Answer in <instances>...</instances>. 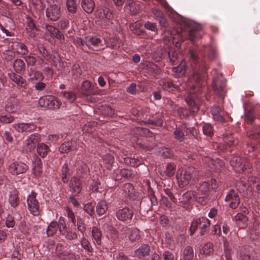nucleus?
Returning a JSON list of instances; mask_svg holds the SVG:
<instances>
[{
	"label": "nucleus",
	"instance_id": "1",
	"mask_svg": "<svg viewBox=\"0 0 260 260\" xmlns=\"http://www.w3.org/2000/svg\"><path fill=\"white\" fill-rule=\"evenodd\" d=\"M189 55L190 65L193 71V80L196 82V86L199 87L203 75L205 73L207 69L203 62L199 61L196 53L192 50L189 51Z\"/></svg>",
	"mask_w": 260,
	"mask_h": 260
},
{
	"label": "nucleus",
	"instance_id": "2",
	"mask_svg": "<svg viewBox=\"0 0 260 260\" xmlns=\"http://www.w3.org/2000/svg\"><path fill=\"white\" fill-rule=\"evenodd\" d=\"M218 187L217 181L211 179L209 181L203 182L198 189L196 201L202 205H205L207 202V195L210 190H215Z\"/></svg>",
	"mask_w": 260,
	"mask_h": 260
},
{
	"label": "nucleus",
	"instance_id": "3",
	"mask_svg": "<svg viewBox=\"0 0 260 260\" xmlns=\"http://www.w3.org/2000/svg\"><path fill=\"white\" fill-rule=\"evenodd\" d=\"M49 6L46 10L47 18L56 21L61 17L62 10L59 3L56 0H47Z\"/></svg>",
	"mask_w": 260,
	"mask_h": 260
},
{
	"label": "nucleus",
	"instance_id": "4",
	"mask_svg": "<svg viewBox=\"0 0 260 260\" xmlns=\"http://www.w3.org/2000/svg\"><path fill=\"white\" fill-rule=\"evenodd\" d=\"M230 164L236 171L247 173L251 172V165L247 158H242L239 156H235L232 158Z\"/></svg>",
	"mask_w": 260,
	"mask_h": 260
},
{
	"label": "nucleus",
	"instance_id": "5",
	"mask_svg": "<svg viewBox=\"0 0 260 260\" xmlns=\"http://www.w3.org/2000/svg\"><path fill=\"white\" fill-rule=\"evenodd\" d=\"M210 225V220L205 217H202L193 220L190 227V235H193L197 229L199 228L201 230L200 234L204 235L207 232L208 228Z\"/></svg>",
	"mask_w": 260,
	"mask_h": 260
},
{
	"label": "nucleus",
	"instance_id": "6",
	"mask_svg": "<svg viewBox=\"0 0 260 260\" xmlns=\"http://www.w3.org/2000/svg\"><path fill=\"white\" fill-rule=\"evenodd\" d=\"M98 15L101 19L100 24L103 28H108L113 23L114 14L110 9L104 8L100 10Z\"/></svg>",
	"mask_w": 260,
	"mask_h": 260
},
{
	"label": "nucleus",
	"instance_id": "7",
	"mask_svg": "<svg viewBox=\"0 0 260 260\" xmlns=\"http://www.w3.org/2000/svg\"><path fill=\"white\" fill-rule=\"evenodd\" d=\"M28 169V167L26 164L18 160L10 162L8 166L9 172L14 176L24 174Z\"/></svg>",
	"mask_w": 260,
	"mask_h": 260
},
{
	"label": "nucleus",
	"instance_id": "8",
	"mask_svg": "<svg viewBox=\"0 0 260 260\" xmlns=\"http://www.w3.org/2000/svg\"><path fill=\"white\" fill-rule=\"evenodd\" d=\"M39 103L41 107L53 109H59L61 105L59 100L52 95L45 96L40 98Z\"/></svg>",
	"mask_w": 260,
	"mask_h": 260
},
{
	"label": "nucleus",
	"instance_id": "9",
	"mask_svg": "<svg viewBox=\"0 0 260 260\" xmlns=\"http://www.w3.org/2000/svg\"><path fill=\"white\" fill-rule=\"evenodd\" d=\"M36 193L31 191V193L27 196V204L29 212L34 216H38L41 213L39 203L36 199Z\"/></svg>",
	"mask_w": 260,
	"mask_h": 260
},
{
	"label": "nucleus",
	"instance_id": "10",
	"mask_svg": "<svg viewBox=\"0 0 260 260\" xmlns=\"http://www.w3.org/2000/svg\"><path fill=\"white\" fill-rule=\"evenodd\" d=\"M192 175L191 174V169H188L184 171L182 174V170L178 169L177 172L176 178L178 180L179 185L180 187H183L188 185L191 180Z\"/></svg>",
	"mask_w": 260,
	"mask_h": 260
},
{
	"label": "nucleus",
	"instance_id": "11",
	"mask_svg": "<svg viewBox=\"0 0 260 260\" xmlns=\"http://www.w3.org/2000/svg\"><path fill=\"white\" fill-rule=\"evenodd\" d=\"M225 86L226 81L224 79L214 78L212 86L215 94L218 96L223 98L226 93Z\"/></svg>",
	"mask_w": 260,
	"mask_h": 260
},
{
	"label": "nucleus",
	"instance_id": "12",
	"mask_svg": "<svg viewBox=\"0 0 260 260\" xmlns=\"http://www.w3.org/2000/svg\"><path fill=\"white\" fill-rule=\"evenodd\" d=\"M225 201L229 203L230 207L232 209H236L240 204V198L238 191L234 189H231L226 193Z\"/></svg>",
	"mask_w": 260,
	"mask_h": 260
},
{
	"label": "nucleus",
	"instance_id": "13",
	"mask_svg": "<svg viewBox=\"0 0 260 260\" xmlns=\"http://www.w3.org/2000/svg\"><path fill=\"white\" fill-rule=\"evenodd\" d=\"M133 210L127 207L118 210L116 213V215L118 219L121 221H126L132 219L133 216Z\"/></svg>",
	"mask_w": 260,
	"mask_h": 260
},
{
	"label": "nucleus",
	"instance_id": "14",
	"mask_svg": "<svg viewBox=\"0 0 260 260\" xmlns=\"http://www.w3.org/2000/svg\"><path fill=\"white\" fill-rule=\"evenodd\" d=\"M27 74L29 76L28 81L34 83L35 81H42L45 77L43 74L34 69L32 67H30L29 69L27 70Z\"/></svg>",
	"mask_w": 260,
	"mask_h": 260
},
{
	"label": "nucleus",
	"instance_id": "15",
	"mask_svg": "<svg viewBox=\"0 0 260 260\" xmlns=\"http://www.w3.org/2000/svg\"><path fill=\"white\" fill-rule=\"evenodd\" d=\"M70 190L75 194L77 195L82 190V182L80 179L76 176L71 178L70 182Z\"/></svg>",
	"mask_w": 260,
	"mask_h": 260
},
{
	"label": "nucleus",
	"instance_id": "16",
	"mask_svg": "<svg viewBox=\"0 0 260 260\" xmlns=\"http://www.w3.org/2000/svg\"><path fill=\"white\" fill-rule=\"evenodd\" d=\"M203 161L208 167L215 170H220L224 165V162L220 159L214 160L208 157H205Z\"/></svg>",
	"mask_w": 260,
	"mask_h": 260
},
{
	"label": "nucleus",
	"instance_id": "17",
	"mask_svg": "<svg viewBox=\"0 0 260 260\" xmlns=\"http://www.w3.org/2000/svg\"><path fill=\"white\" fill-rule=\"evenodd\" d=\"M10 79L13 81L19 87L25 88L27 86V82L25 79H23L20 75L11 72L8 74Z\"/></svg>",
	"mask_w": 260,
	"mask_h": 260
},
{
	"label": "nucleus",
	"instance_id": "18",
	"mask_svg": "<svg viewBox=\"0 0 260 260\" xmlns=\"http://www.w3.org/2000/svg\"><path fill=\"white\" fill-rule=\"evenodd\" d=\"M159 85L164 90H166L170 92H174L178 89V86L175 85L172 82L168 79H161L158 81Z\"/></svg>",
	"mask_w": 260,
	"mask_h": 260
},
{
	"label": "nucleus",
	"instance_id": "19",
	"mask_svg": "<svg viewBox=\"0 0 260 260\" xmlns=\"http://www.w3.org/2000/svg\"><path fill=\"white\" fill-rule=\"evenodd\" d=\"M190 94L187 97L185 101L188 105L190 107V112L192 114L197 113L199 109V104L195 101L194 96L192 94L194 92L193 90L190 91Z\"/></svg>",
	"mask_w": 260,
	"mask_h": 260
},
{
	"label": "nucleus",
	"instance_id": "20",
	"mask_svg": "<svg viewBox=\"0 0 260 260\" xmlns=\"http://www.w3.org/2000/svg\"><path fill=\"white\" fill-rule=\"evenodd\" d=\"M32 173L36 177L40 176L42 173V163L41 159L34 156L32 161Z\"/></svg>",
	"mask_w": 260,
	"mask_h": 260
},
{
	"label": "nucleus",
	"instance_id": "21",
	"mask_svg": "<svg viewBox=\"0 0 260 260\" xmlns=\"http://www.w3.org/2000/svg\"><path fill=\"white\" fill-rule=\"evenodd\" d=\"M150 252V246L147 244H143L135 251V255L139 258H143L148 256Z\"/></svg>",
	"mask_w": 260,
	"mask_h": 260
},
{
	"label": "nucleus",
	"instance_id": "22",
	"mask_svg": "<svg viewBox=\"0 0 260 260\" xmlns=\"http://www.w3.org/2000/svg\"><path fill=\"white\" fill-rule=\"evenodd\" d=\"M46 31L49 34L52 38H55L59 40L64 39L62 34L56 27L52 25L47 24L45 26Z\"/></svg>",
	"mask_w": 260,
	"mask_h": 260
},
{
	"label": "nucleus",
	"instance_id": "23",
	"mask_svg": "<svg viewBox=\"0 0 260 260\" xmlns=\"http://www.w3.org/2000/svg\"><path fill=\"white\" fill-rule=\"evenodd\" d=\"M41 141V136L37 133H35L29 136L24 141V144L25 146L30 149L31 144L39 143Z\"/></svg>",
	"mask_w": 260,
	"mask_h": 260
},
{
	"label": "nucleus",
	"instance_id": "24",
	"mask_svg": "<svg viewBox=\"0 0 260 260\" xmlns=\"http://www.w3.org/2000/svg\"><path fill=\"white\" fill-rule=\"evenodd\" d=\"M66 161L62 166L61 172V177L63 183H67L68 181L69 177L71 175L72 172L70 170L69 166L71 164Z\"/></svg>",
	"mask_w": 260,
	"mask_h": 260
},
{
	"label": "nucleus",
	"instance_id": "25",
	"mask_svg": "<svg viewBox=\"0 0 260 260\" xmlns=\"http://www.w3.org/2000/svg\"><path fill=\"white\" fill-rule=\"evenodd\" d=\"M12 48L17 53L24 55L27 54L28 50L26 46L19 42H14L12 44Z\"/></svg>",
	"mask_w": 260,
	"mask_h": 260
},
{
	"label": "nucleus",
	"instance_id": "26",
	"mask_svg": "<svg viewBox=\"0 0 260 260\" xmlns=\"http://www.w3.org/2000/svg\"><path fill=\"white\" fill-rule=\"evenodd\" d=\"M50 151V147L44 143H39L37 145V153L42 158H45Z\"/></svg>",
	"mask_w": 260,
	"mask_h": 260
},
{
	"label": "nucleus",
	"instance_id": "27",
	"mask_svg": "<svg viewBox=\"0 0 260 260\" xmlns=\"http://www.w3.org/2000/svg\"><path fill=\"white\" fill-rule=\"evenodd\" d=\"M210 112L214 120L220 122H224L225 121L224 118L220 114V109L219 107L213 106L211 108Z\"/></svg>",
	"mask_w": 260,
	"mask_h": 260
},
{
	"label": "nucleus",
	"instance_id": "28",
	"mask_svg": "<svg viewBox=\"0 0 260 260\" xmlns=\"http://www.w3.org/2000/svg\"><path fill=\"white\" fill-rule=\"evenodd\" d=\"M75 142L73 141L66 142L62 144L59 148L61 153H68L70 151L75 149Z\"/></svg>",
	"mask_w": 260,
	"mask_h": 260
},
{
	"label": "nucleus",
	"instance_id": "29",
	"mask_svg": "<svg viewBox=\"0 0 260 260\" xmlns=\"http://www.w3.org/2000/svg\"><path fill=\"white\" fill-rule=\"evenodd\" d=\"M186 63L185 62L182 60L180 64L172 69V71L174 73V75L176 77H179L183 75L186 71Z\"/></svg>",
	"mask_w": 260,
	"mask_h": 260
},
{
	"label": "nucleus",
	"instance_id": "30",
	"mask_svg": "<svg viewBox=\"0 0 260 260\" xmlns=\"http://www.w3.org/2000/svg\"><path fill=\"white\" fill-rule=\"evenodd\" d=\"M103 228L105 232L110 235L112 239L116 240L119 238L118 232L113 226L109 224L105 223L103 225Z\"/></svg>",
	"mask_w": 260,
	"mask_h": 260
},
{
	"label": "nucleus",
	"instance_id": "31",
	"mask_svg": "<svg viewBox=\"0 0 260 260\" xmlns=\"http://www.w3.org/2000/svg\"><path fill=\"white\" fill-rule=\"evenodd\" d=\"M25 63L21 59H16L13 63V68L15 71L18 73H22L25 70Z\"/></svg>",
	"mask_w": 260,
	"mask_h": 260
},
{
	"label": "nucleus",
	"instance_id": "32",
	"mask_svg": "<svg viewBox=\"0 0 260 260\" xmlns=\"http://www.w3.org/2000/svg\"><path fill=\"white\" fill-rule=\"evenodd\" d=\"M81 6L84 11L91 13L94 10L95 4L93 0H82Z\"/></svg>",
	"mask_w": 260,
	"mask_h": 260
},
{
	"label": "nucleus",
	"instance_id": "33",
	"mask_svg": "<svg viewBox=\"0 0 260 260\" xmlns=\"http://www.w3.org/2000/svg\"><path fill=\"white\" fill-rule=\"evenodd\" d=\"M9 202L13 208H16L18 206L19 200L17 191L16 190H13L10 192Z\"/></svg>",
	"mask_w": 260,
	"mask_h": 260
},
{
	"label": "nucleus",
	"instance_id": "34",
	"mask_svg": "<svg viewBox=\"0 0 260 260\" xmlns=\"http://www.w3.org/2000/svg\"><path fill=\"white\" fill-rule=\"evenodd\" d=\"M182 260H192L194 256V251L192 247L186 246L182 252Z\"/></svg>",
	"mask_w": 260,
	"mask_h": 260
},
{
	"label": "nucleus",
	"instance_id": "35",
	"mask_svg": "<svg viewBox=\"0 0 260 260\" xmlns=\"http://www.w3.org/2000/svg\"><path fill=\"white\" fill-rule=\"evenodd\" d=\"M235 220L237 224L241 228H244L247 225L248 218L242 213H238L235 216Z\"/></svg>",
	"mask_w": 260,
	"mask_h": 260
},
{
	"label": "nucleus",
	"instance_id": "36",
	"mask_svg": "<svg viewBox=\"0 0 260 260\" xmlns=\"http://www.w3.org/2000/svg\"><path fill=\"white\" fill-rule=\"evenodd\" d=\"M86 45L90 48V45H92L95 47H101L103 46L102 44V41L101 39L96 37H91L87 38Z\"/></svg>",
	"mask_w": 260,
	"mask_h": 260
},
{
	"label": "nucleus",
	"instance_id": "37",
	"mask_svg": "<svg viewBox=\"0 0 260 260\" xmlns=\"http://www.w3.org/2000/svg\"><path fill=\"white\" fill-rule=\"evenodd\" d=\"M57 256L59 260H76L75 253L70 251H64L58 253Z\"/></svg>",
	"mask_w": 260,
	"mask_h": 260
},
{
	"label": "nucleus",
	"instance_id": "38",
	"mask_svg": "<svg viewBox=\"0 0 260 260\" xmlns=\"http://www.w3.org/2000/svg\"><path fill=\"white\" fill-rule=\"evenodd\" d=\"M91 233L94 242L98 245H101L102 233L100 229L96 226H93L92 229Z\"/></svg>",
	"mask_w": 260,
	"mask_h": 260
},
{
	"label": "nucleus",
	"instance_id": "39",
	"mask_svg": "<svg viewBox=\"0 0 260 260\" xmlns=\"http://www.w3.org/2000/svg\"><path fill=\"white\" fill-rule=\"evenodd\" d=\"M240 258L242 260H253L254 258V251L252 248L248 250L243 249L240 252Z\"/></svg>",
	"mask_w": 260,
	"mask_h": 260
},
{
	"label": "nucleus",
	"instance_id": "40",
	"mask_svg": "<svg viewBox=\"0 0 260 260\" xmlns=\"http://www.w3.org/2000/svg\"><path fill=\"white\" fill-rule=\"evenodd\" d=\"M108 208V206L107 202L105 201H101L98 202L96 205V211L99 215H103L105 213Z\"/></svg>",
	"mask_w": 260,
	"mask_h": 260
},
{
	"label": "nucleus",
	"instance_id": "41",
	"mask_svg": "<svg viewBox=\"0 0 260 260\" xmlns=\"http://www.w3.org/2000/svg\"><path fill=\"white\" fill-rule=\"evenodd\" d=\"M196 194L192 191H188L184 193L180 198L181 202L186 203L192 200H196Z\"/></svg>",
	"mask_w": 260,
	"mask_h": 260
},
{
	"label": "nucleus",
	"instance_id": "42",
	"mask_svg": "<svg viewBox=\"0 0 260 260\" xmlns=\"http://www.w3.org/2000/svg\"><path fill=\"white\" fill-rule=\"evenodd\" d=\"M58 230V225L57 224V222L56 221H52L48 226V228L46 231L47 234L49 237L53 236L56 233Z\"/></svg>",
	"mask_w": 260,
	"mask_h": 260
},
{
	"label": "nucleus",
	"instance_id": "43",
	"mask_svg": "<svg viewBox=\"0 0 260 260\" xmlns=\"http://www.w3.org/2000/svg\"><path fill=\"white\" fill-rule=\"evenodd\" d=\"M60 95L62 96L64 99H65L67 102L70 103L73 102L76 99V94L71 91H61L60 93Z\"/></svg>",
	"mask_w": 260,
	"mask_h": 260
},
{
	"label": "nucleus",
	"instance_id": "44",
	"mask_svg": "<svg viewBox=\"0 0 260 260\" xmlns=\"http://www.w3.org/2000/svg\"><path fill=\"white\" fill-rule=\"evenodd\" d=\"M66 6L68 12L75 14L77 12V5L75 0H67Z\"/></svg>",
	"mask_w": 260,
	"mask_h": 260
},
{
	"label": "nucleus",
	"instance_id": "45",
	"mask_svg": "<svg viewBox=\"0 0 260 260\" xmlns=\"http://www.w3.org/2000/svg\"><path fill=\"white\" fill-rule=\"evenodd\" d=\"M128 238L132 242L138 241L140 238L139 230L137 228H132L129 233Z\"/></svg>",
	"mask_w": 260,
	"mask_h": 260
},
{
	"label": "nucleus",
	"instance_id": "46",
	"mask_svg": "<svg viewBox=\"0 0 260 260\" xmlns=\"http://www.w3.org/2000/svg\"><path fill=\"white\" fill-rule=\"evenodd\" d=\"M124 162L125 164L133 167H137L141 164L140 159L135 157H125L124 158Z\"/></svg>",
	"mask_w": 260,
	"mask_h": 260
},
{
	"label": "nucleus",
	"instance_id": "47",
	"mask_svg": "<svg viewBox=\"0 0 260 260\" xmlns=\"http://www.w3.org/2000/svg\"><path fill=\"white\" fill-rule=\"evenodd\" d=\"M93 87L91 82L86 80L82 83L81 89L85 92L86 95H88L92 93Z\"/></svg>",
	"mask_w": 260,
	"mask_h": 260
},
{
	"label": "nucleus",
	"instance_id": "48",
	"mask_svg": "<svg viewBox=\"0 0 260 260\" xmlns=\"http://www.w3.org/2000/svg\"><path fill=\"white\" fill-rule=\"evenodd\" d=\"M95 125L96 123L94 122H88L83 126L82 131L85 133H92L95 130Z\"/></svg>",
	"mask_w": 260,
	"mask_h": 260
},
{
	"label": "nucleus",
	"instance_id": "49",
	"mask_svg": "<svg viewBox=\"0 0 260 260\" xmlns=\"http://www.w3.org/2000/svg\"><path fill=\"white\" fill-rule=\"evenodd\" d=\"M174 138L180 142L183 141L185 139V135L180 127H176L174 132Z\"/></svg>",
	"mask_w": 260,
	"mask_h": 260
},
{
	"label": "nucleus",
	"instance_id": "50",
	"mask_svg": "<svg viewBox=\"0 0 260 260\" xmlns=\"http://www.w3.org/2000/svg\"><path fill=\"white\" fill-rule=\"evenodd\" d=\"M247 134L250 138H255L260 136V126L253 127L252 129L247 132Z\"/></svg>",
	"mask_w": 260,
	"mask_h": 260
},
{
	"label": "nucleus",
	"instance_id": "51",
	"mask_svg": "<svg viewBox=\"0 0 260 260\" xmlns=\"http://www.w3.org/2000/svg\"><path fill=\"white\" fill-rule=\"evenodd\" d=\"M224 141L229 146H235L238 143V140L232 135L225 137Z\"/></svg>",
	"mask_w": 260,
	"mask_h": 260
},
{
	"label": "nucleus",
	"instance_id": "52",
	"mask_svg": "<svg viewBox=\"0 0 260 260\" xmlns=\"http://www.w3.org/2000/svg\"><path fill=\"white\" fill-rule=\"evenodd\" d=\"M80 242L82 246V247L84 248L85 250L88 252H91L92 251V249L90 245V242L88 241L87 239L85 238V237L84 236H83Z\"/></svg>",
	"mask_w": 260,
	"mask_h": 260
},
{
	"label": "nucleus",
	"instance_id": "53",
	"mask_svg": "<svg viewBox=\"0 0 260 260\" xmlns=\"http://www.w3.org/2000/svg\"><path fill=\"white\" fill-rule=\"evenodd\" d=\"M24 58L27 64V69H29L30 67L35 66L37 61L36 57L31 55L26 56Z\"/></svg>",
	"mask_w": 260,
	"mask_h": 260
},
{
	"label": "nucleus",
	"instance_id": "54",
	"mask_svg": "<svg viewBox=\"0 0 260 260\" xmlns=\"http://www.w3.org/2000/svg\"><path fill=\"white\" fill-rule=\"evenodd\" d=\"M94 203H88L84 205L83 209L84 211L88 213L89 215L92 216L94 213Z\"/></svg>",
	"mask_w": 260,
	"mask_h": 260
},
{
	"label": "nucleus",
	"instance_id": "55",
	"mask_svg": "<svg viewBox=\"0 0 260 260\" xmlns=\"http://www.w3.org/2000/svg\"><path fill=\"white\" fill-rule=\"evenodd\" d=\"M203 132L205 135L211 137L213 135V127L210 124H205L203 126Z\"/></svg>",
	"mask_w": 260,
	"mask_h": 260
},
{
	"label": "nucleus",
	"instance_id": "56",
	"mask_svg": "<svg viewBox=\"0 0 260 260\" xmlns=\"http://www.w3.org/2000/svg\"><path fill=\"white\" fill-rule=\"evenodd\" d=\"M15 101L13 100V102L11 101L10 103H8L6 107V111L9 113L16 112L17 109V105L15 104Z\"/></svg>",
	"mask_w": 260,
	"mask_h": 260
},
{
	"label": "nucleus",
	"instance_id": "57",
	"mask_svg": "<svg viewBox=\"0 0 260 260\" xmlns=\"http://www.w3.org/2000/svg\"><path fill=\"white\" fill-rule=\"evenodd\" d=\"M64 236L65 238L69 240L77 239L78 238V234L74 231H67L64 232V234H62Z\"/></svg>",
	"mask_w": 260,
	"mask_h": 260
},
{
	"label": "nucleus",
	"instance_id": "58",
	"mask_svg": "<svg viewBox=\"0 0 260 260\" xmlns=\"http://www.w3.org/2000/svg\"><path fill=\"white\" fill-rule=\"evenodd\" d=\"M65 210L69 221L73 223L75 225V216L74 212L67 207L65 208Z\"/></svg>",
	"mask_w": 260,
	"mask_h": 260
},
{
	"label": "nucleus",
	"instance_id": "59",
	"mask_svg": "<svg viewBox=\"0 0 260 260\" xmlns=\"http://www.w3.org/2000/svg\"><path fill=\"white\" fill-rule=\"evenodd\" d=\"M213 246L211 243L205 244L202 248V252L205 255H209L213 252Z\"/></svg>",
	"mask_w": 260,
	"mask_h": 260
},
{
	"label": "nucleus",
	"instance_id": "60",
	"mask_svg": "<svg viewBox=\"0 0 260 260\" xmlns=\"http://www.w3.org/2000/svg\"><path fill=\"white\" fill-rule=\"evenodd\" d=\"M123 190L125 196H130L133 192L134 186L131 183H126L123 186Z\"/></svg>",
	"mask_w": 260,
	"mask_h": 260
},
{
	"label": "nucleus",
	"instance_id": "61",
	"mask_svg": "<svg viewBox=\"0 0 260 260\" xmlns=\"http://www.w3.org/2000/svg\"><path fill=\"white\" fill-rule=\"evenodd\" d=\"M57 224L58 225V230L60 234H64V232L66 231V224L63 217L59 218Z\"/></svg>",
	"mask_w": 260,
	"mask_h": 260
},
{
	"label": "nucleus",
	"instance_id": "62",
	"mask_svg": "<svg viewBox=\"0 0 260 260\" xmlns=\"http://www.w3.org/2000/svg\"><path fill=\"white\" fill-rule=\"evenodd\" d=\"M175 171V166L173 164H169L167 165L165 173L166 175L171 177L174 175Z\"/></svg>",
	"mask_w": 260,
	"mask_h": 260
},
{
	"label": "nucleus",
	"instance_id": "63",
	"mask_svg": "<svg viewBox=\"0 0 260 260\" xmlns=\"http://www.w3.org/2000/svg\"><path fill=\"white\" fill-rule=\"evenodd\" d=\"M24 132H31L37 128V125L33 122L24 123Z\"/></svg>",
	"mask_w": 260,
	"mask_h": 260
},
{
	"label": "nucleus",
	"instance_id": "64",
	"mask_svg": "<svg viewBox=\"0 0 260 260\" xmlns=\"http://www.w3.org/2000/svg\"><path fill=\"white\" fill-rule=\"evenodd\" d=\"M77 226L78 230L83 235L85 232L86 228L84 221L80 217L77 219Z\"/></svg>",
	"mask_w": 260,
	"mask_h": 260
}]
</instances>
